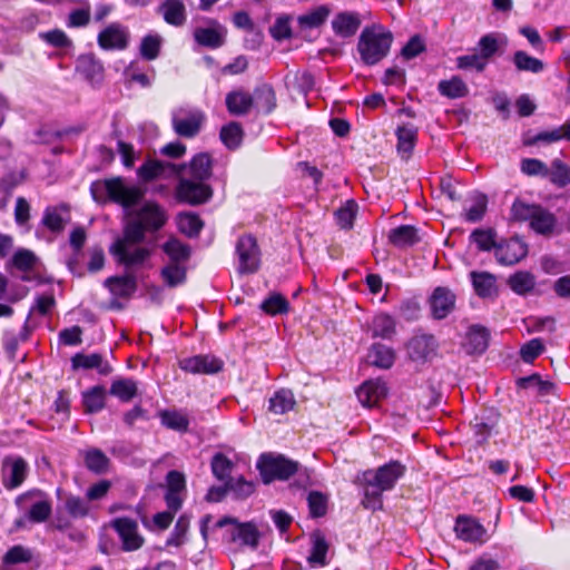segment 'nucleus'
<instances>
[{"mask_svg": "<svg viewBox=\"0 0 570 570\" xmlns=\"http://www.w3.org/2000/svg\"><path fill=\"white\" fill-rule=\"evenodd\" d=\"M146 232L145 226L136 218L126 225L124 237L117 239L110 248L119 263L131 266L145 262L150 252L145 247H137V244L145 239Z\"/></svg>", "mask_w": 570, "mask_h": 570, "instance_id": "nucleus-1", "label": "nucleus"}, {"mask_svg": "<svg viewBox=\"0 0 570 570\" xmlns=\"http://www.w3.org/2000/svg\"><path fill=\"white\" fill-rule=\"evenodd\" d=\"M393 35L381 24L365 27L357 41V52L363 63L374 66L390 52Z\"/></svg>", "mask_w": 570, "mask_h": 570, "instance_id": "nucleus-2", "label": "nucleus"}, {"mask_svg": "<svg viewBox=\"0 0 570 570\" xmlns=\"http://www.w3.org/2000/svg\"><path fill=\"white\" fill-rule=\"evenodd\" d=\"M92 198L100 204L114 202L125 208L136 205L144 196L136 186H128L120 177L94 181L90 186Z\"/></svg>", "mask_w": 570, "mask_h": 570, "instance_id": "nucleus-3", "label": "nucleus"}, {"mask_svg": "<svg viewBox=\"0 0 570 570\" xmlns=\"http://www.w3.org/2000/svg\"><path fill=\"white\" fill-rule=\"evenodd\" d=\"M257 469L263 482L268 484L272 481L286 480L298 470V463L281 454H263L258 459Z\"/></svg>", "mask_w": 570, "mask_h": 570, "instance_id": "nucleus-4", "label": "nucleus"}, {"mask_svg": "<svg viewBox=\"0 0 570 570\" xmlns=\"http://www.w3.org/2000/svg\"><path fill=\"white\" fill-rule=\"evenodd\" d=\"M405 473V466L399 461H391L376 470H367L360 476L363 485L377 488L382 492L392 490Z\"/></svg>", "mask_w": 570, "mask_h": 570, "instance_id": "nucleus-5", "label": "nucleus"}, {"mask_svg": "<svg viewBox=\"0 0 570 570\" xmlns=\"http://www.w3.org/2000/svg\"><path fill=\"white\" fill-rule=\"evenodd\" d=\"M236 255L238 258L237 271L240 274H253L257 272L261 264V253L256 239L252 235H244L236 243Z\"/></svg>", "mask_w": 570, "mask_h": 570, "instance_id": "nucleus-6", "label": "nucleus"}, {"mask_svg": "<svg viewBox=\"0 0 570 570\" xmlns=\"http://www.w3.org/2000/svg\"><path fill=\"white\" fill-rule=\"evenodd\" d=\"M212 195L210 186L202 180H195L186 176L179 178L176 187L177 199L193 206L206 203Z\"/></svg>", "mask_w": 570, "mask_h": 570, "instance_id": "nucleus-7", "label": "nucleus"}, {"mask_svg": "<svg viewBox=\"0 0 570 570\" xmlns=\"http://www.w3.org/2000/svg\"><path fill=\"white\" fill-rule=\"evenodd\" d=\"M36 500L28 512V518L32 522H43L51 514V502L46 498V494L40 490H31L22 493L16 499V503L19 508L23 509L28 501Z\"/></svg>", "mask_w": 570, "mask_h": 570, "instance_id": "nucleus-8", "label": "nucleus"}, {"mask_svg": "<svg viewBox=\"0 0 570 570\" xmlns=\"http://www.w3.org/2000/svg\"><path fill=\"white\" fill-rule=\"evenodd\" d=\"M110 527L118 533L125 551H136L142 547L145 540L138 531V524L129 518H116Z\"/></svg>", "mask_w": 570, "mask_h": 570, "instance_id": "nucleus-9", "label": "nucleus"}, {"mask_svg": "<svg viewBox=\"0 0 570 570\" xmlns=\"http://www.w3.org/2000/svg\"><path fill=\"white\" fill-rule=\"evenodd\" d=\"M130 40L127 27L112 22L104 28L97 37L98 46L104 50H125Z\"/></svg>", "mask_w": 570, "mask_h": 570, "instance_id": "nucleus-10", "label": "nucleus"}, {"mask_svg": "<svg viewBox=\"0 0 570 570\" xmlns=\"http://www.w3.org/2000/svg\"><path fill=\"white\" fill-rule=\"evenodd\" d=\"M438 342L433 335L413 336L406 344L409 357L414 362H426L436 355Z\"/></svg>", "mask_w": 570, "mask_h": 570, "instance_id": "nucleus-11", "label": "nucleus"}, {"mask_svg": "<svg viewBox=\"0 0 570 570\" xmlns=\"http://www.w3.org/2000/svg\"><path fill=\"white\" fill-rule=\"evenodd\" d=\"M28 474V464L22 458H6L2 462V483L6 489L20 487Z\"/></svg>", "mask_w": 570, "mask_h": 570, "instance_id": "nucleus-12", "label": "nucleus"}, {"mask_svg": "<svg viewBox=\"0 0 570 570\" xmlns=\"http://www.w3.org/2000/svg\"><path fill=\"white\" fill-rule=\"evenodd\" d=\"M528 254L527 245L519 238L502 242L495 247V258L502 265H513Z\"/></svg>", "mask_w": 570, "mask_h": 570, "instance_id": "nucleus-13", "label": "nucleus"}, {"mask_svg": "<svg viewBox=\"0 0 570 570\" xmlns=\"http://www.w3.org/2000/svg\"><path fill=\"white\" fill-rule=\"evenodd\" d=\"M223 362L210 355H196L180 361L181 370L194 374H214L222 370Z\"/></svg>", "mask_w": 570, "mask_h": 570, "instance_id": "nucleus-14", "label": "nucleus"}, {"mask_svg": "<svg viewBox=\"0 0 570 570\" xmlns=\"http://www.w3.org/2000/svg\"><path fill=\"white\" fill-rule=\"evenodd\" d=\"M432 315L436 320L445 318L455 306V295L448 287H436L430 298Z\"/></svg>", "mask_w": 570, "mask_h": 570, "instance_id": "nucleus-15", "label": "nucleus"}, {"mask_svg": "<svg viewBox=\"0 0 570 570\" xmlns=\"http://www.w3.org/2000/svg\"><path fill=\"white\" fill-rule=\"evenodd\" d=\"M147 230L160 229L167 222L165 210L156 203L148 202L138 210L137 217Z\"/></svg>", "mask_w": 570, "mask_h": 570, "instance_id": "nucleus-16", "label": "nucleus"}, {"mask_svg": "<svg viewBox=\"0 0 570 570\" xmlns=\"http://www.w3.org/2000/svg\"><path fill=\"white\" fill-rule=\"evenodd\" d=\"M508 46V38L502 33H487L482 36L478 42V53L482 59L489 63V60L495 56L501 55Z\"/></svg>", "mask_w": 570, "mask_h": 570, "instance_id": "nucleus-17", "label": "nucleus"}, {"mask_svg": "<svg viewBox=\"0 0 570 570\" xmlns=\"http://www.w3.org/2000/svg\"><path fill=\"white\" fill-rule=\"evenodd\" d=\"M387 394L386 384L381 380H370L364 382L358 390L356 395L358 401L364 406H373L377 404Z\"/></svg>", "mask_w": 570, "mask_h": 570, "instance_id": "nucleus-18", "label": "nucleus"}, {"mask_svg": "<svg viewBox=\"0 0 570 570\" xmlns=\"http://www.w3.org/2000/svg\"><path fill=\"white\" fill-rule=\"evenodd\" d=\"M76 69L91 83H97L102 80L104 66L92 53L80 56L77 60Z\"/></svg>", "mask_w": 570, "mask_h": 570, "instance_id": "nucleus-19", "label": "nucleus"}, {"mask_svg": "<svg viewBox=\"0 0 570 570\" xmlns=\"http://www.w3.org/2000/svg\"><path fill=\"white\" fill-rule=\"evenodd\" d=\"M164 20L174 27H180L186 22V7L183 0H164L157 9Z\"/></svg>", "mask_w": 570, "mask_h": 570, "instance_id": "nucleus-20", "label": "nucleus"}, {"mask_svg": "<svg viewBox=\"0 0 570 570\" xmlns=\"http://www.w3.org/2000/svg\"><path fill=\"white\" fill-rule=\"evenodd\" d=\"M225 102L230 115L243 116L250 111L254 97L245 90L237 89L227 94Z\"/></svg>", "mask_w": 570, "mask_h": 570, "instance_id": "nucleus-21", "label": "nucleus"}, {"mask_svg": "<svg viewBox=\"0 0 570 570\" xmlns=\"http://www.w3.org/2000/svg\"><path fill=\"white\" fill-rule=\"evenodd\" d=\"M203 119L204 116L199 111H193L185 118L174 115L173 127L177 135L190 138L199 132Z\"/></svg>", "mask_w": 570, "mask_h": 570, "instance_id": "nucleus-22", "label": "nucleus"}, {"mask_svg": "<svg viewBox=\"0 0 570 570\" xmlns=\"http://www.w3.org/2000/svg\"><path fill=\"white\" fill-rule=\"evenodd\" d=\"M180 170H184L183 176H189L188 178L205 181L212 174L210 158L207 154H199L191 159L188 167H178V174Z\"/></svg>", "mask_w": 570, "mask_h": 570, "instance_id": "nucleus-23", "label": "nucleus"}, {"mask_svg": "<svg viewBox=\"0 0 570 570\" xmlns=\"http://www.w3.org/2000/svg\"><path fill=\"white\" fill-rule=\"evenodd\" d=\"M459 539L466 542H475L482 539L485 530L474 519L469 517H459L454 527Z\"/></svg>", "mask_w": 570, "mask_h": 570, "instance_id": "nucleus-24", "label": "nucleus"}, {"mask_svg": "<svg viewBox=\"0 0 570 570\" xmlns=\"http://www.w3.org/2000/svg\"><path fill=\"white\" fill-rule=\"evenodd\" d=\"M194 38L200 46L219 48L225 43L226 29L219 24L212 28H196Z\"/></svg>", "mask_w": 570, "mask_h": 570, "instance_id": "nucleus-25", "label": "nucleus"}, {"mask_svg": "<svg viewBox=\"0 0 570 570\" xmlns=\"http://www.w3.org/2000/svg\"><path fill=\"white\" fill-rule=\"evenodd\" d=\"M367 363L383 370L391 368L395 362V352L392 347L381 343L371 346L367 356Z\"/></svg>", "mask_w": 570, "mask_h": 570, "instance_id": "nucleus-26", "label": "nucleus"}, {"mask_svg": "<svg viewBox=\"0 0 570 570\" xmlns=\"http://www.w3.org/2000/svg\"><path fill=\"white\" fill-rule=\"evenodd\" d=\"M361 26V19L355 12H341L332 21L336 35L343 38L352 37Z\"/></svg>", "mask_w": 570, "mask_h": 570, "instance_id": "nucleus-27", "label": "nucleus"}, {"mask_svg": "<svg viewBox=\"0 0 570 570\" xmlns=\"http://www.w3.org/2000/svg\"><path fill=\"white\" fill-rule=\"evenodd\" d=\"M167 173L178 174V167L160 160H148L138 169V176L145 181L166 177Z\"/></svg>", "mask_w": 570, "mask_h": 570, "instance_id": "nucleus-28", "label": "nucleus"}, {"mask_svg": "<svg viewBox=\"0 0 570 570\" xmlns=\"http://www.w3.org/2000/svg\"><path fill=\"white\" fill-rule=\"evenodd\" d=\"M489 331L480 325H473L466 333L465 348L469 354H481L489 345Z\"/></svg>", "mask_w": 570, "mask_h": 570, "instance_id": "nucleus-29", "label": "nucleus"}, {"mask_svg": "<svg viewBox=\"0 0 570 570\" xmlns=\"http://www.w3.org/2000/svg\"><path fill=\"white\" fill-rule=\"evenodd\" d=\"M471 279L478 296L492 298L498 294L495 277L488 272H472Z\"/></svg>", "mask_w": 570, "mask_h": 570, "instance_id": "nucleus-30", "label": "nucleus"}, {"mask_svg": "<svg viewBox=\"0 0 570 570\" xmlns=\"http://www.w3.org/2000/svg\"><path fill=\"white\" fill-rule=\"evenodd\" d=\"M296 404L295 396L291 390L281 389L276 391L268 401L269 412L281 415L292 411Z\"/></svg>", "mask_w": 570, "mask_h": 570, "instance_id": "nucleus-31", "label": "nucleus"}, {"mask_svg": "<svg viewBox=\"0 0 570 570\" xmlns=\"http://www.w3.org/2000/svg\"><path fill=\"white\" fill-rule=\"evenodd\" d=\"M72 367L77 368H97L100 374L107 375L111 372V366L108 363L102 362V356L100 354H82L78 353L71 358Z\"/></svg>", "mask_w": 570, "mask_h": 570, "instance_id": "nucleus-32", "label": "nucleus"}, {"mask_svg": "<svg viewBox=\"0 0 570 570\" xmlns=\"http://www.w3.org/2000/svg\"><path fill=\"white\" fill-rule=\"evenodd\" d=\"M105 286L109 288L112 295L118 297H129L136 291V278L131 275L112 276L105 281Z\"/></svg>", "mask_w": 570, "mask_h": 570, "instance_id": "nucleus-33", "label": "nucleus"}, {"mask_svg": "<svg viewBox=\"0 0 570 570\" xmlns=\"http://www.w3.org/2000/svg\"><path fill=\"white\" fill-rule=\"evenodd\" d=\"M86 468L96 473L102 474L108 470L110 460L99 449L91 448L81 452Z\"/></svg>", "mask_w": 570, "mask_h": 570, "instance_id": "nucleus-34", "label": "nucleus"}, {"mask_svg": "<svg viewBox=\"0 0 570 570\" xmlns=\"http://www.w3.org/2000/svg\"><path fill=\"white\" fill-rule=\"evenodd\" d=\"M417 130L412 125H404L396 129L397 151L402 158L407 159L414 148Z\"/></svg>", "mask_w": 570, "mask_h": 570, "instance_id": "nucleus-35", "label": "nucleus"}, {"mask_svg": "<svg viewBox=\"0 0 570 570\" xmlns=\"http://www.w3.org/2000/svg\"><path fill=\"white\" fill-rule=\"evenodd\" d=\"M547 178L559 188L570 185V165L559 158L553 159L548 167Z\"/></svg>", "mask_w": 570, "mask_h": 570, "instance_id": "nucleus-36", "label": "nucleus"}, {"mask_svg": "<svg viewBox=\"0 0 570 570\" xmlns=\"http://www.w3.org/2000/svg\"><path fill=\"white\" fill-rule=\"evenodd\" d=\"M395 321L389 314H379L372 321V337H381L384 340H390L395 334Z\"/></svg>", "mask_w": 570, "mask_h": 570, "instance_id": "nucleus-37", "label": "nucleus"}, {"mask_svg": "<svg viewBox=\"0 0 570 570\" xmlns=\"http://www.w3.org/2000/svg\"><path fill=\"white\" fill-rule=\"evenodd\" d=\"M230 535L233 541L240 540L243 544L250 548L255 549L258 546L259 533L257 528L250 522H238L232 530Z\"/></svg>", "mask_w": 570, "mask_h": 570, "instance_id": "nucleus-38", "label": "nucleus"}, {"mask_svg": "<svg viewBox=\"0 0 570 570\" xmlns=\"http://www.w3.org/2000/svg\"><path fill=\"white\" fill-rule=\"evenodd\" d=\"M389 239L397 247L412 246L419 242L417 230L411 225H402L390 232Z\"/></svg>", "mask_w": 570, "mask_h": 570, "instance_id": "nucleus-39", "label": "nucleus"}, {"mask_svg": "<svg viewBox=\"0 0 570 570\" xmlns=\"http://www.w3.org/2000/svg\"><path fill=\"white\" fill-rule=\"evenodd\" d=\"M440 94L450 99L465 97L469 94L466 83L458 76H453L449 80H442L438 85Z\"/></svg>", "mask_w": 570, "mask_h": 570, "instance_id": "nucleus-40", "label": "nucleus"}, {"mask_svg": "<svg viewBox=\"0 0 570 570\" xmlns=\"http://www.w3.org/2000/svg\"><path fill=\"white\" fill-rule=\"evenodd\" d=\"M106 390L97 385L82 393V404L87 413H96L104 409Z\"/></svg>", "mask_w": 570, "mask_h": 570, "instance_id": "nucleus-41", "label": "nucleus"}, {"mask_svg": "<svg viewBox=\"0 0 570 570\" xmlns=\"http://www.w3.org/2000/svg\"><path fill=\"white\" fill-rule=\"evenodd\" d=\"M512 61L518 71L539 73L544 69L542 60L532 57L522 50H518L513 53Z\"/></svg>", "mask_w": 570, "mask_h": 570, "instance_id": "nucleus-42", "label": "nucleus"}, {"mask_svg": "<svg viewBox=\"0 0 570 570\" xmlns=\"http://www.w3.org/2000/svg\"><path fill=\"white\" fill-rule=\"evenodd\" d=\"M163 250L169 257V263L185 264L189 256L190 249L177 238H170L163 245Z\"/></svg>", "mask_w": 570, "mask_h": 570, "instance_id": "nucleus-43", "label": "nucleus"}, {"mask_svg": "<svg viewBox=\"0 0 570 570\" xmlns=\"http://www.w3.org/2000/svg\"><path fill=\"white\" fill-rule=\"evenodd\" d=\"M137 383L131 379H116L112 381L109 393L122 402H129L137 394Z\"/></svg>", "mask_w": 570, "mask_h": 570, "instance_id": "nucleus-44", "label": "nucleus"}, {"mask_svg": "<svg viewBox=\"0 0 570 570\" xmlns=\"http://www.w3.org/2000/svg\"><path fill=\"white\" fill-rule=\"evenodd\" d=\"M164 283L169 287L181 285L186 281V267L178 263H168L160 271Z\"/></svg>", "mask_w": 570, "mask_h": 570, "instance_id": "nucleus-45", "label": "nucleus"}, {"mask_svg": "<svg viewBox=\"0 0 570 570\" xmlns=\"http://www.w3.org/2000/svg\"><path fill=\"white\" fill-rule=\"evenodd\" d=\"M244 131L236 121H230L220 129L219 137L228 149H236L240 146Z\"/></svg>", "mask_w": 570, "mask_h": 570, "instance_id": "nucleus-46", "label": "nucleus"}, {"mask_svg": "<svg viewBox=\"0 0 570 570\" xmlns=\"http://www.w3.org/2000/svg\"><path fill=\"white\" fill-rule=\"evenodd\" d=\"M210 468L214 476L223 482L230 480V473L234 463L223 453H216L210 461Z\"/></svg>", "mask_w": 570, "mask_h": 570, "instance_id": "nucleus-47", "label": "nucleus"}, {"mask_svg": "<svg viewBox=\"0 0 570 570\" xmlns=\"http://www.w3.org/2000/svg\"><path fill=\"white\" fill-rule=\"evenodd\" d=\"M177 225L183 234L188 237H196L200 233L204 224L196 214L183 213L177 217Z\"/></svg>", "mask_w": 570, "mask_h": 570, "instance_id": "nucleus-48", "label": "nucleus"}, {"mask_svg": "<svg viewBox=\"0 0 570 570\" xmlns=\"http://www.w3.org/2000/svg\"><path fill=\"white\" fill-rule=\"evenodd\" d=\"M254 101L259 110L269 114L276 107V97L273 88L268 85H263L255 90Z\"/></svg>", "mask_w": 570, "mask_h": 570, "instance_id": "nucleus-49", "label": "nucleus"}, {"mask_svg": "<svg viewBox=\"0 0 570 570\" xmlns=\"http://www.w3.org/2000/svg\"><path fill=\"white\" fill-rule=\"evenodd\" d=\"M556 224L554 216L548 210L539 206L535 215H533L530 226L539 234H549L552 232Z\"/></svg>", "mask_w": 570, "mask_h": 570, "instance_id": "nucleus-50", "label": "nucleus"}, {"mask_svg": "<svg viewBox=\"0 0 570 570\" xmlns=\"http://www.w3.org/2000/svg\"><path fill=\"white\" fill-rule=\"evenodd\" d=\"M160 420L163 425L166 428L178 431L186 432L188 430L189 420L188 417L178 411H163L160 413Z\"/></svg>", "mask_w": 570, "mask_h": 570, "instance_id": "nucleus-51", "label": "nucleus"}, {"mask_svg": "<svg viewBox=\"0 0 570 570\" xmlns=\"http://www.w3.org/2000/svg\"><path fill=\"white\" fill-rule=\"evenodd\" d=\"M261 308L269 315L286 314L289 309V304L283 295L273 293L262 302Z\"/></svg>", "mask_w": 570, "mask_h": 570, "instance_id": "nucleus-52", "label": "nucleus"}, {"mask_svg": "<svg viewBox=\"0 0 570 570\" xmlns=\"http://www.w3.org/2000/svg\"><path fill=\"white\" fill-rule=\"evenodd\" d=\"M313 547L311 554L308 557V562L311 564L325 566L326 564V553L328 550V544L325 538L321 533H314L312 537Z\"/></svg>", "mask_w": 570, "mask_h": 570, "instance_id": "nucleus-53", "label": "nucleus"}, {"mask_svg": "<svg viewBox=\"0 0 570 570\" xmlns=\"http://www.w3.org/2000/svg\"><path fill=\"white\" fill-rule=\"evenodd\" d=\"M508 284L517 294H525L533 289L534 277L529 272H518L509 277Z\"/></svg>", "mask_w": 570, "mask_h": 570, "instance_id": "nucleus-54", "label": "nucleus"}, {"mask_svg": "<svg viewBox=\"0 0 570 570\" xmlns=\"http://www.w3.org/2000/svg\"><path fill=\"white\" fill-rule=\"evenodd\" d=\"M161 37L157 33L147 35L141 39L140 55L146 60H155L160 51Z\"/></svg>", "mask_w": 570, "mask_h": 570, "instance_id": "nucleus-55", "label": "nucleus"}, {"mask_svg": "<svg viewBox=\"0 0 570 570\" xmlns=\"http://www.w3.org/2000/svg\"><path fill=\"white\" fill-rule=\"evenodd\" d=\"M32 559V551L21 544L13 546L2 557V563L13 566L18 563H27Z\"/></svg>", "mask_w": 570, "mask_h": 570, "instance_id": "nucleus-56", "label": "nucleus"}, {"mask_svg": "<svg viewBox=\"0 0 570 570\" xmlns=\"http://www.w3.org/2000/svg\"><path fill=\"white\" fill-rule=\"evenodd\" d=\"M330 14V9L326 6H320L316 9L298 17L301 26L308 28H316L324 23Z\"/></svg>", "mask_w": 570, "mask_h": 570, "instance_id": "nucleus-57", "label": "nucleus"}, {"mask_svg": "<svg viewBox=\"0 0 570 570\" xmlns=\"http://www.w3.org/2000/svg\"><path fill=\"white\" fill-rule=\"evenodd\" d=\"M10 263L19 271L29 272L35 267L37 256L29 249L20 248L13 254Z\"/></svg>", "mask_w": 570, "mask_h": 570, "instance_id": "nucleus-58", "label": "nucleus"}, {"mask_svg": "<svg viewBox=\"0 0 570 570\" xmlns=\"http://www.w3.org/2000/svg\"><path fill=\"white\" fill-rule=\"evenodd\" d=\"M471 238L476 244L478 248L481 250H490L497 247V234L493 229H475L471 234Z\"/></svg>", "mask_w": 570, "mask_h": 570, "instance_id": "nucleus-59", "label": "nucleus"}, {"mask_svg": "<svg viewBox=\"0 0 570 570\" xmlns=\"http://www.w3.org/2000/svg\"><path fill=\"white\" fill-rule=\"evenodd\" d=\"M487 62L475 51L456 58V67L463 70H475L482 72L487 68Z\"/></svg>", "mask_w": 570, "mask_h": 570, "instance_id": "nucleus-60", "label": "nucleus"}, {"mask_svg": "<svg viewBox=\"0 0 570 570\" xmlns=\"http://www.w3.org/2000/svg\"><path fill=\"white\" fill-rule=\"evenodd\" d=\"M356 213L357 204L354 200H347L345 205L336 212L337 224L342 228H351L353 226Z\"/></svg>", "mask_w": 570, "mask_h": 570, "instance_id": "nucleus-61", "label": "nucleus"}, {"mask_svg": "<svg viewBox=\"0 0 570 570\" xmlns=\"http://www.w3.org/2000/svg\"><path fill=\"white\" fill-rule=\"evenodd\" d=\"M538 208V205H530L521 200H515L511 207V217L513 220L518 222H531Z\"/></svg>", "mask_w": 570, "mask_h": 570, "instance_id": "nucleus-62", "label": "nucleus"}, {"mask_svg": "<svg viewBox=\"0 0 570 570\" xmlns=\"http://www.w3.org/2000/svg\"><path fill=\"white\" fill-rule=\"evenodd\" d=\"M226 485L238 499H245L255 491L254 483L246 481L243 476L237 479L232 478L227 481Z\"/></svg>", "mask_w": 570, "mask_h": 570, "instance_id": "nucleus-63", "label": "nucleus"}, {"mask_svg": "<svg viewBox=\"0 0 570 570\" xmlns=\"http://www.w3.org/2000/svg\"><path fill=\"white\" fill-rule=\"evenodd\" d=\"M521 171L527 176H540L547 178L548 166L537 158H524L521 160Z\"/></svg>", "mask_w": 570, "mask_h": 570, "instance_id": "nucleus-64", "label": "nucleus"}]
</instances>
